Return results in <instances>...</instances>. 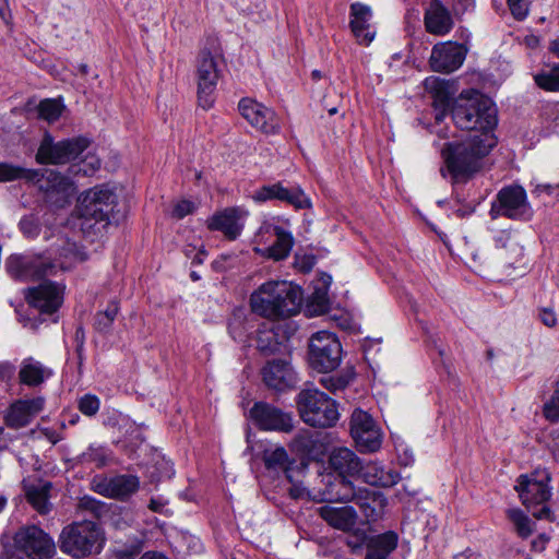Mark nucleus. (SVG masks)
<instances>
[{"instance_id":"f257e3e1","label":"nucleus","mask_w":559,"mask_h":559,"mask_svg":"<svg viewBox=\"0 0 559 559\" xmlns=\"http://www.w3.org/2000/svg\"><path fill=\"white\" fill-rule=\"evenodd\" d=\"M497 144L493 134H473L461 142H448L441 150L454 181L467 180L481 167L483 158Z\"/></svg>"},{"instance_id":"f03ea898","label":"nucleus","mask_w":559,"mask_h":559,"mask_svg":"<svg viewBox=\"0 0 559 559\" xmlns=\"http://www.w3.org/2000/svg\"><path fill=\"white\" fill-rule=\"evenodd\" d=\"M302 300V290L297 285L286 281H270L251 294L250 306L254 313L276 320L297 314Z\"/></svg>"},{"instance_id":"7ed1b4c3","label":"nucleus","mask_w":559,"mask_h":559,"mask_svg":"<svg viewBox=\"0 0 559 559\" xmlns=\"http://www.w3.org/2000/svg\"><path fill=\"white\" fill-rule=\"evenodd\" d=\"M452 120L459 129L488 133L497 126V110L490 98L476 90L462 91L451 104Z\"/></svg>"},{"instance_id":"20e7f679","label":"nucleus","mask_w":559,"mask_h":559,"mask_svg":"<svg viewBox=\"0 0 559 559\" xmlns=\"http://www.w3.org/2000/svg\"><path fill=\"white\" fill-rule=\"evenodd\" d=\"M105 537L96 522L81 521L64 526L59 535L60 550L73 558H85L102 551Z\"/></svg>"},{"instance_id":"39448f33","label":"nucleus","mask_w":559,"mask_h":559,"mask_svg":"<svg viewBox=\"0 0 559 559\" xmlns=\"http://www.w3.org/2000/svg\"><path fill=\"white\" fill-rule=\"evenodd\" d=\"M116 207V193L106 186H96L79 197L76 213L83 219V227L91 221L118 224L123 214Z\"/></svg>"},{"instance_id":"423d86ee","label":"nucleus","mask_w":559,"mask_h":559,"mask_svg":"<svg viewBox=\"0 0 559 559\" xmlns=\"http://www.w3.org/2000/svg\"><path fill=\"white\" fill-rule=\"evenodd\" d=\"M297 408L304 423L311 427H333L340 419L336 401L316 388H307L298 394Z\"/></svg>"},{"instance_id":"0eeeda50","label":"nucleus","mask_w":559,"mask_h":559,"mask_svg":"<svg viewBox=\"0 0 559 559\" xmlns=\"http://www.w3.org/2000/svg\"><path fill=\"white\" fill-rule=\"evenodd\" d=\"M342 346L333 333L319 331L309 342V364L313 370L328 373L341 362Z\"/></svg>"},{"instance_id":"6e6552de","label":"nucleus","mask_w":559,"mask_h":559,"mask_svg":"<svg viewBox=\"0 0 559 559\" xmlns=\"http://www.w3.org/2000/svg\"><path fill=\"white\" fill-rule=\"evenodd\" d=\"M489 214L492 219L504 216L510 219L530 221L533 216V210L527 201L524 188L519 185H512L502 188L498 192Z\"/></svg>"},{"instance_id":"1a4fd4ad","label":"nucleus","mask_w":559,"mask_h":559,"mask_svg":"<svg viewBox=\"0 0 559 559\" xmlns=\"http://www.w3.org/2000/svg\"><path fill=\"white\" fill-rule=\"evenodd\" d=\"M90 145V140L84 136L67 139L55 142L49 133H46L36 153L38 164H66L75 159Z\"/></svg>"},{"instance_id":"9d476101","label":"nucleus","mask_w":559,"mask_h":559,"mask_svg":"<svg viewBox=\"0 0 559 559\" xmlns=\"http://www.w3.org/2000/svg\"><path fill=\"white\" fill-rule=\"evenodd\" d=\"M198 85V103L203 109H210L214 104V93L219 78L218 64L215 56L207 49H202L195 63Z\"/></svg>"},{"instance_id":"9b49d317","label":"nucleus","mask_w":559,"mask_h":559,"mask_svg":"<svg viewBox=\"0 0 559 559\" xmlns=\"http://www.w3.org/2000/svg\"><path fill=\"white\" fill-rule=\"evenodd\" d=\"M515 490L519 492L522 503L532 511L533 516L538 520L550 519V509L545 503L551 492L546 481L521 475L518 478Z\"/></svg>"},{"instance_id":"f8f14e48","label":"nucleus","mask_w":559,"mask_h":559,"mask_svg":"<svg viewBox=\"0 0 559 559\" xmlns=\"http://www.w3.org/2000/svg\"><path fill=\"white\" fill-rule=\"evenodd\" d=\"M14 543L29 559H50L56 554L53 539L36 525L21 527Z\"/></svg>"},{"instance_id":"ddd939ff","label":"nucleus","mask_w":559,"mask_h":559,"mask_svg":"<svg viewBox=\"0 0 559 559\" xmlns=\"http://www.w3.org/2000/svg\"><path fill=\"white\" fill-rule=\"evenodd\" d=\"M11 276L21 281H36L56 272L57 264L41 255H11L5 263Z\"/></svg>"},{"instance_id":"4468645a","label":"nucleus","mask_w":559,"mask_h":559,"mask_svg":"<svg viewBox=\"0 0 559 559\" xmlns=\"http://www.w3.org/2000/svg\"><path fill=\"white\" fill-rule=\"evenodd\" d=\"M350 435L362 452H374L382 443L381 432L373 418L365 411L355 409L350 417Z\"/></svg>"},{"instance_id":"2eb2a0df","label":"nucleus","mask_w":559,"mask_h":559,"mask_svg":"<svg viewBox=\"0 0 559 559\" xmlns=\"http://www.w3.org/2000/svg\"><path fill=\"white\" fill-rule=\"evenodd\" d=\"M38 177L31 182L38 186L47 198L58 206H63L74 194L73 181L53 169L37 170Z\"/></svg>"},{"instance_id":"dca6fc26","label":"nucleus","mask_w":559,"mask_h":559,"mask_svg":"<svg viewBox=\"0 0 559 559\" xmlns=\"http://www.w3.org/2000/svg\"><path fill=\"white\" fill-rule=\"evenodd\" d=\"M139 478L134 475L95 476L91 481L92 489L107 498L126 499L139 489Z\"/></svg>"},{"instance_id":"f3484780","label":"nucleus","mask_w":559,"mask_h":559,"mask_svg":"<svg viewBox=\"0 0 559 559\" xmlns=\"http://www.w3.org/2000/svg\"><path fill=\"white\" fill-rule=\"evenodd\" d=\"M241 116L257 130L263 133H275L280 129L275 112L257 100L246 97L238 105Z\"/></svg>"},{"instance_id":"a211bd4d","label":"nucleus","mask_w":559,"mask_h":559,"mask_svg":"<svg viewBox=\"0 0 559 559\" xmlns=\"http://www.w3.org/2000/svg\"><path fill=\"white\" fill-rule=\"evenodd\" d=\"M466 53L467 49L461 44L453 41L439 43L431 50L429 63L436 72L450 73L463 64Z\"/></svg>"},{"instance_id":"6ab92c4d","label":"nucleus","mask_w":559,"mask_h":559,"mask_svg":"<svg viewBox=\"0 0 559 559\" xmlns=\"http://www.w3.org/2000/svg\"><path fill=\"white\" fill-rule=\"evenodd\" d=\"M253 421L263 430L289 432L293 430V417L267 403L258 402L250 409Z\"/></svg>"},{"instance_id":"aec40b11","label":"nucleus","mask_w":559,"mask_h":559,"mask_svg":"<svg viewBox=\"0 0 559 559\" xmlns=\"http://www.w3.org/2000/svg\"><path fill=\"white\" fill-rule=\"evenodd\" d=\"M28 304L41 313L56 312L63 301V287L59 284L46 281L38 286L27 289Z\"/></svg>"},{"instance_id":"412c9836","label":"nucleus","mask_w":559,"mask_h":559,"mask_svg":"<svg viewBox=\"0 0 559 559\" xmlns=\"http://www.w3.org/2000/svg\"><path fill=\"white\" fill-rule=\"evenodd\" d=\"M255 348L263 356L289 352V337L281 325L263 324L257 332Z\"/></svg>"},{"instance_id":"4be33fe9","label":"nucleus","mask_w":559,"mask_h":559,"mask_svg":"<svg viewBox=\"0 0 559 559\" xmlns=\"http://www.w3.org/2000/svg\"><path fill=\"white\" fill-rule=\"evenodd\" d=\"M44 404L40 396L14 402L5 414L7 426L13 429L26 427L43 411Z\"/></svg>"},{"instance_id":"5701e85b","label":"nucleus","mask_w":559,"mask_h":559,"mask_svg":"<svg viewBox=\"0 0 559 559\" xmlns=\"http://www.w3.org/2000/svg\"><path fill=\"white\" fill-rule=\"evenodd\" d=\"M349 26L360 45H369L376 35L371 25L372 10L369 5L354 2L349 8Z\"/></svg>"},{"instance_id":"b1692460","label":"nucleus","mask_w":559,"mask_h":559,"mask_svg":"<svg viewBox=\"0 0 559 559\" xmlns=\"http://www.w3.org/2000/svg\"><path fill=\"white\" fill-rule=\"evenodd\" d=\"M329 466L340 477L357 478L362 461L348 448H335L330 453Z\"/></svg>"},{"instance_id":"393cba45","label":"nucleus","mask_w":559,"mask_h":559,"mask_svg":"<svg viewBox=\"0 0 559 559\" xmlns=\"http://www.w3.org/2000/svg\"><path fill=\"white\" fill-rule=\"evenodd\" d=\"M264 384H294L299 381L298 372L287 359L269 360L261 368Z\"/></svg>"},{"instance_id":"a878e982","label":"nucleus","mask_w":559,"mask_h":559,"mask_svg":"<svg viewBox=\"0 0 559 559\" xmlns=\"http://www.w3.org/2000/svg\"><path fill=\"white\" fill-rule=\"evenodd\" d=\"M425 26L428 33L443 36L447 35L454 25L450 11L440 0H431L424 17Z\"/></svg>"},{"instance_id":"bb28decb","label":"nucleus","mask_w":559,"mask_h":559,"mask_svg":"<svg viewBox=\"0 0 559 559\" xmlns=\"http://www.w3.org/2000/svg\"><path fill=\"white\" fill-rule=\"evenodd\" d=\"M319 515L333 528L348 532L355 527L358 514L350 506L332 507L322 506L318 509Z\"/></svg>"},{"instance_id":"cd10ccee","label":"nucleus","mask_w":559,"mask_h":559,"mask_svg":"<svg viewBox=\"0 0 559 559\" xmlns=\"http://www.w3.org/2000/svg\"><path fill=\"white\" fill-rule=\"evenodd\" d=\"M353 501L368 521H374L383 511L386 500L382 492L358 487Z\"/></svg>"},{"instance_id":"c85d7f7f","label":"nucleus","mask_w":559,"mask_h":559,"mask_svg":"<svg viewBox=\"0 0 559 559\" xmlns=\"http://www.w3.org/2000/svg\"><path fill=\"white\" fill-rule=\"evenodd\" d=\"M53 370L33 357L25 358L19 371L21 384H43L51 379Z\"/></svg>"},{"instance_id":"c756f323","label":"nucleus","mask_w":559,"mask_h":559,"mask_svg":"<svg viewBox=\"0 0 559 559\" xmlns=\"http://www.w3.org/2000/svg\"><path fill=\"white\" fill-rule=\"evenodd\" d=\"M238 211L235 209H226L225 211L214 215L209 222L207 227L211 230L222 231L229 240L236 239L242 229L238 222Z\"/></svg>"},{"instance_id":"7c9ffc66","label":"nucleus","mask_w":559,"mask_h":559,"mask_svg":"<svg viewBox=\"0 0 559 559\" xmlns=\"http://www.w3.org/2000/svg\"><path fill=\"white\" fill-rule=\"evenodd\" d=\"M357 478L371 486L390 487L396 484L397 474L386 472L379 463L369 461L362 462V467Z\"/></svg>"},{"instance_id":"2f4dec72","label":"nucleus","mask_w":559,"mask_h":559,"mask_svg":"<svg viewBox=\"0 0 559 559\" xmlns=\"http://www.w3.org/2000/svg\"><path fill=\"white\" fill-rule=\"evenodd\" d=\"M356 487L347 477H335L329 481L322 492V501L326 502H349L355 497Z\"/></svg>"},{"instance_id":"473e14b6","label":"nucleus","mask_w":559,"mask_h":559,"mask_svg":"<svg viewBox=\"0 0 559 559\" xmlns=\"http://www.w3.org/2000/svg\"><path fill=\"white\" fill-rule=\"evenodd\" d=\"M396 546L397 535L392 531L373 536L367 542L365 559H388Z\"/></svg>"},{"instance_id":"72a5a7b5","label":"nucleus","mask_w":559,"mask_h":559,"mask_svg":"<svg viewBox=\"0 0 559 559\" xmlns=\"http://www.w3.org/2000/svg\"><path fill=\"white\" fill-rule=\"evenodd\" d=\"M50 489H51L50 483H41V484H37V485H31L26 488L27 501L40 514H47L51 509V506L48 501Z\"/></svg>"},{"instance_id":"f704fd0d","label":"nucleus","mask_w":559,"mask_h":559,"mask_svg":"<svg viewBox=\"0 0 559 559\" xmlns=\"http://www.w3.org/2000/svg\"><path fill=\"white\" fill-rule=\"evenodd\" d=\"M275 242L267 248V257L276 261L286 259L294 245L293 236L281 227H275Z\"/></svg>"},{"instance_id":"c9c22d12","label":"nucleus","mask_w":559,"mask_h":559,"mask_svg":"<svg viewBox=\"0 0 559 559\" xmlns=\"http://www.w3.org/2000/svg\"><path fill=\"white\" fill-rule=\"evenodd\" d=\"M535 84L546 92H559V62L546 66L533 75Z\"/></svg>"},{"instance_id":"e433bc0d","label":"nucleus","mask_w":559,"mask_h":559,"mask_svg":"<svg viewBox=\"0 0 559 559\" xmlns=\"http://www.w3.org/2000/svg\"><path fill=\"white\" fill-rule=\"evenodd\" d=\"M111 460V451L98 444H91L83 453L78 457V461L82 464H93L95 467L100 468L106 466Z\"/></svg>"},{"instance_id":"4c0bfd02","label":"nucleus","mask_w":559,"mask_h":559,"mask_svg":"<svg viewBox=\"0 0 559 559\" xmlns=\"http://www.w3.org/2000/svg\"><path fill=\"white\" fill-rule=\"evenodd\" d=\"M38 177L37 169H27L9 163H0V182L13 181L17 179L31 180Z\"/></svg>"},{"instance_id":"58836bf2","label":"nucleus","mask_w":559,"mask_h":559,"mask_svg":"<svg viewBox=\"0 0 559 559\" xmlns=\"http://www.w3.org/2000/svg\"><path fill=\"white\" fill-rule=\"evenodd\" d=\"M262 459L267 469L286 471L289 464L288 453L283 447L265 449Z\"/></svg>"},{"instance_id":"ea45409f","label":"nucleus","mask_w":559,"mask_h":559,"mask_svg":"<svg viewBox=\"0 0 559 559\" xmlns=\"http://www.w3.org/2000/svg\"><path fill=\"white\" fill-rule=\"evenodd\" d=\"M507 515L520 537L527 538L533 533V523L522 510L509 509Z\"/></svg>"},{"instance_id":"a19ab883","label":"nucleus","mask_w":559,"mask_h":559,"mask_svg":"<svg viewBox=\"0 0 559 559\" xmlns=\"http://www.w3.org/2000/svg\"><path fill=\"white\" fill-rule=\"evenodd\" d=\"M119 311L118 302L110 301L104 311H99L95 316L94 326L98 332H107Z\"/></svg>"},{"instance_id":"79ce46f5","label":"nucleus","mask_w":559,"mask_h":559,"mask_svg":"<svg viewBox=\"0 0 559 559\" xmlns=\"http://www.w3.org/2000/svg\"><path fill=\"white\" fill-rule=\"evenodd\" d=\"M63 105L57 100L47 98L39 103L38 105V115L40 118L47 120L48 122H55L58 120L62 114Z\"/></svg>"},{"instance_id":"37998d69","label":"nucleus","mask_w":559,"mask_h":559,"mask_svg":"<svg viewBox=\"0 0 559 559\" xmlns=\"http://www.w3.org/2000/svg\"><path fill=\"white\" fill-rule=\"evenodd\" d=\"M286 204L294 206L295 209H308L311 206L309 198L299 187L287 188L284 201Z\"/></svg>"},{"instance_id":"c03bdc74","label":"nucleus","mask_w":559,"mask_h":559,"mask_svg":"<svg viewBox=\"0 0 559 559\" xmlns=\"http://www.w3.org/2000/svg\"><path fill=\"white\" fill-rule=\"evenodd\" d=\"M79 509L88 511L95 518H100L107 512L106 503L91 496H84L79 501Z\"/></svg>"},{"instance_id":"a18cd8bd","label":"nucleus","mask_w":559,"mask_h":559,"mask_svg":"<svg viewBox=\"0 0 559 559\" xmlns=\"http://www.w3.org/2000/svg\"><path fill=\"white\" fill-rule=\"evenodd\" d=\"M543 414L551 423L559 421V386L554 391L550 399L544 403Z\"/></svg>"},{"instance_id":"49530a36","label":"nucleus","mask_w":559,"mask_h":559,"mask_svg":"<svg viewBox=\"0 0 559 559\" xmlns=\"http://www.w3.org/2000/svg\"><path fill=\"white\" fill-rule=\"evenodd\" d=\"M427 90L435 93L436 98L439 99L444 106L449 107V99L447 94L445 83L437 78H429L425 81Z\"/></svg>"},{"instance_id":"de8ad7c7","label":"nucleus","mask_w":559,"mask_h":559,"mask_svg":"<svg viewBox=\"0 0 559 559\" xmlns=\"http://www.w3.org/2000/svg\"><path fill=\"white\" fill-rule=\"evenodd\" d=\"M281 191V182L266 185L255 190L252 198L257 202L272 201L277 199Z\"/></svg>"},{"instance_id":"09e8293b","label":"nucleus","mask_w":559,"mask_h":559,"mask_svg":"<svg viewBox=\"0 0 559 559\" xmlns=\"http://www.w3.org/2000/svg\"><path fill=\"white\" fill-rule=\"evenodd\" d=\"M99 400L96 395L85 394L79 400V409L86 416L95 415L99 409Z\"/></svg>"},{"instance_id":"8fccbe9b","label":"nucleus","mask_w":559,"mask_h":559,"mask_svg":"<svg viewBox=\"0 0 559 559\" xmlns=\"http://www.w3.org/2000/svg\"><path fill=\"white\" fill-rule=\"evenodd\" d=\"M20 229L26 237L34 238L39 235L40 226L35 217L25 216L20 222Z\"/></svg>"},{"instance_id":"3c124183","label":"nucleus","mask_w":559,"mask_h":559,"mask_svg":"<svg viewBox=\"0 0 559 559\" xmlns=\"http://www.w3.org/2000/svg\"><path fill=\"white\" fill-rule=\"evenodd\" d=\"M313 443L314 442L312 440V437L310 436V433L308 431L298 433L297 436H295V438L293 440L294 447L298 451H301L304 453L310 452L313 448Z\"/></svg>"},{"instance_id":"603ef678","label":"nucleus","mask_w":559,"mask_h":559,"mask_svg":"<svg viewBox=\"0 0 559 559\" xmlns=\"http://www.w3.org/2000/svg\"><path fill=\"white\" fill-rule=\"evenodd\" d=\"M357 372L355 370V367L353 365H345L336 376V383L335 384H349V382H353L356 380Z\"/></svg>"},{"instance_id":"864d4df0","label":"nucleus","mask_w":559,"mask_h":559,"mask_svg":"<svg viewBox=\"0 0 559 559\" xmlns=\"http://www.w3.org/2000/svg\"><path fill=\"white\" fill-rule=\"evenodd\" d=\"M509 9L516 20H523L527 14V4L525 0H508Z\"/></svg>"},{"instance_id":"5fc2aeb1","label":"nucleus","mask_w":559,"mask_h":559,"mask_svg":"<svg viewBox=\"0 0 559 559\" xmlns=\"http://www.w3.org/2000/svg\"><path fill=\"white\" fill-rule=\"evenodd\" d=\"M194 211V204L188 200H181L174 206L173 216L178 219L183 218L188 214H191Z\"/></svg>"},{"instance_id":"6e6d98bb","label":"nucleus","mask_w":559,"mask_h":559,"mask_svg":"<svg viewBox=\"0 0 559 559\" xmlns=\"http://www.w3.org/2000/svg\"><path fill=\"white\" fill-rule=\"evenodd\" d=\"M538 316L540 321L548 328H554L557 324V316L550 308H542Z\"/></svg>"},{"instance_id":"4d7b16f0","label":"nucleus","mask_w":559,"mask_h":559,"mask_svg":"<svg viewBox=\"0 0 559 559\" xmlns=\"http://www.w3.org/2000/svg\"><path fill=\"white\" fill-rule=\"evenodd\" d=\"M15 373V366L9 361L0 362V382H9Z\"/></svg>"},{"instance_id":"13d9d810","label":"nucleus","mask_w":559,"mask_h":559,"mask_svg":"<svg viewBox=\"0 0 559 559\" xmlns=\"http://www.w3.org/2000/svg\"><path fill=\"white\" fill-rule=\"evenodd\" d=\"M168 501L163 497H153L150 501L148 508L153 512L166 514Z\"/></svg>"},{"instance_id":"bf43d9fd","label":"nucleus","mask_w":559,"mask_h":559,"mask_svg":"<svg viewBox=\"0 0 559 559\" xmlns=\"http://www.w3.org/2000/svg\"><path fill=\"white\" fill-rule=\"evenodd\" d=\"M474 7V0H453L452 9L455 14H463Z\"/></svg>"},{"instance_id":"052dcab7","label":"nucleus","mask_w":559,"mask_h":559,"mask_svg":"<svg viewBox=\"0 0 559 559\" xmlns=\"http://www.w3.org/2000/svg\"><path fill=\"white\" fill-rule=\"evenodd\" d=\"M0 17L5 24L10 23L11 12L9 9V0H0Z\"/></svg>"},{"instance_id":"680f3d73","label":"nucleus","mask_w":559,"mask_h":559,"mask_svg":"<svg viewBox=\"0 0 559 559\" xmlns=\"http://www.w3.org/2000/svg\"><path fill=\"white\" fill-rule=\"evenodd\" d=\"M75 336H76V340L79 342V344H78V353H79V357L81 358V350L83 348V336H84L82 329H78L76 330Z\"/></svg>"},{"instance_id":"e2e57ef3","label":"nucleus","mask_w":559,"mask_h":559,"mask_svg":"<svg viewBox=\"0 0 559 559\" xmlns=\"http://www.w3.org/2000/svg\"><path fill=\"white\" fill-rule=\"evenodd\" d=\"M142 559H168V558L158 552H146L142 556Z\"/></svg>"},{"instance_id":"0e129e2a","label":"nucleus","mask_w":559,"mask_h":559,"mask_svg":"<svg viewBox=\"0 0 559 559\" xmlns=\"http://www.w3.org/2000/svg\"><path fill=\"white\" fill-rule=\"evenodd\" d=\"M549 51L559 58V39H555L549 44Z\"/></svg>"},{"instance_id":"69168bd1","label":"nucleus","mask_w":559,"mask_h":559,"mask_svg":"<svg viewBox=\"0 0 559 559\" xmlns=\"http://www.w3.org/2000/svg\"><path fill=\"white\" fill-rule=\"evenodd\" d=\"M302 493H304V489L299 488V487H294L290 489V495L293 498H301L302 497Z\"/></svg>"},{"instance_id":"338daca9","label":"nucleus","mask_w":559,"mask_h":559,"mask_svg":"<svg viewBox=\"0 0 559 559\" xmlns=\"http://www.w3.org/2000/svg\"><path fill=\"white\" fill-rule=\"evenodd\" d=\"M281 192H278V195H277V201H281L283 202L284 199H285V193H287V187H284L283 183L281 182Z\"/></svg>"},{"instance_id":"774afa93","label":"nucleus","mask_w":559,"mask_h":559,"mask_svg":"<svg viewBox=\"0 0 559 559\" xmlns=\"http://www.w3.org/2000/svg\"><path fill=\"white\" fill-rule=\"evenodd\" d=\"M493 358H495V352L492 348H489L486 350V360L491 364L493 361Z\"/></svg>"}]
</instances>
